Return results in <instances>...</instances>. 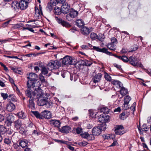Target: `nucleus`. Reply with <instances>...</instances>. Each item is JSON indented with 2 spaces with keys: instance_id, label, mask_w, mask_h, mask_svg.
Segmentation results:
<instances>
[{
  "instance_id": "nucleus-1",
  "label": "nucleus",
  "mask_w": 151,
  "mask_h": 151,
  "mask_svg": "<svg viewBox=\"0 0 151 151\" xmlns=\"http://www.w3.org/2000/svg\"><path fill=\"white\" fill-rule=\"evenodd\" d=\"M38 99L37 104L40 106L45 105L47 108H51L54 104V101H51L52 99H48L46 95L40 97Z\"/></svg>"
},
{
  "instance_id": "nucleus-2",
  "label": "nucleus",
  "mask_w": 151,
  "mask_h": 151,
  "mask_svg": "<svg viewBox=\"0 0 151 151\" xmlns=\"http://www.w3.org/2000/svg\"><path fill=\"white\" fill-rule=\"evenodd\" d=\"M28 3L24 0H20L19 2L16 1L13 2L12 7L15 10L20 9L22 10L25 9L28 6Z\"/></svg>"
},
{
  "instance_id": "nucleus-3",
  "label": "nucleus",
  "mask_w": 151,
  "mask_h": 151,
  "mask_svg": "<svg viewBox=\"0 0 151 151\" xmlns=\"http://www.w3.org/2000/svg\"><path fill=\"white\" fill-rule=\"evenodd\" d=\"M27 78L29 79L27 81V85L29 86V85L32 86V87H35L36 82L38 80V76L34 73H30L27 75Z\"/></svg>"
},
{
  "instance_id": "nucleus-4",
  "label": "nucleus",
  "mask_w": 151,
  "mask_h": 151,
  "mask_svg": "<svg viewBox=\"0 0 151 151\" xmlns=\"http://www.w3.org/2000/svg\"><path fill=\"white\" fill-rule=\"evenodd\" d=\"M112 83L114 85L119 86L120 88L119 92L122 96H124L128 94L127 89L123 86V84L121 82L118 80H114L112 81Z\"/></svg>"
},
{
  "instance_id": "nucleus-5",
  "label": "nucleus",
  "mask_w": 151,
  "mask_h": 151,
  "mask_svg": "<svg viewBox=\"0 0 151 151\" xmlns=\"http://www.w3.org/2000/svg\"><path fill=\"white\" fill-rule=\"evenodd\" d=\"M29 86L27 85V89L25 91V95L27 97L31 99H35V92L34 91V87H32V86Z\"/></svg>"
},
{
  "instance_id": "nucleus-6",
  "label": "nucleus",
  "mask_w": 151,
  "mask_h": 151,
  "mask_svg": "<svg viewBox=\"0 0 151 151\" xmlns=\"http://www.w3.org/2000/svg\"><path fill=\"white\" fill-rule=\"evenodd\" d=\"M129 61L132 65L134 67L139 66L142 68H143V65L138 60V58L134 56H132L129 57Z\"/></svg>"
},
{
  "instance_id": "nucleus-7",
  "label": "nucleus",
  "mask_w": 151,
  "mask_h": 151,
  "mask_svg": "<svg viewBox=\"0 0 151 151\" xmlns=\"http://www.w3.org/2000/svg\"><path fill=\"white\" fill-rule=\"evenodd\" d=\"M60 65V63L57 60H51L48 63L47 67L48 70H52L53 69L58 68Z\"/></svg>"
},
{
  "instance_id": "nucleus-8",
  "label": "nucleus",
  "mask_w": 151,
  "mask_h": 151,
  "mask_svg": "<svg viewBox=\"0 0 151 151\" xmlns=\"http://www.w3.org/2000/svg\"><path fill=\"white\" fill-rule=\"evenodd\" d=\"M109 119V116L105 114H101L98 119V121L102 123L104 127L103 130H105L106 128V122H108Z\"/></svg>"
},
{
  "instance_id": "nucleus-9",
  "label": "nucleus",
  "mask_w": 151,
  "mask_h": 151,
  "mask_svg": "<svg viewBox=\"0 0 151 151\" xmlns=\"http://www.w3.org/2000/svg\"><path fill=\"white\" fill-rule=\"evenodd\" d=\"M75 60L69 56H66L62 59V63L63 65H68L75 64Z\"/></svg>"
},
{
  "instance_id": "nucleus-10",
  "label": "nucleus",
  "mask_w": 151,
  "mask_h": 151,
  "mask_svg": "<svg viewBox=\"0 0 151 151\" xmlns=\"http://www.w3.org/2000/svg\"><path fill=\"white\" fill-rule=\"evenodd\" d=\"M78 14V12L73 9H71L69 11V14H67L66 16V19L69 21L71 20V18L76 17Z\"/></svg>"
},
{
  "instance_id": "nucleus-11",
  "label": "nucleus",
  "mask_w": 151,
  "mask_h": 151,
  "mask_svg": "<svg viewBox=\"0 0 151 151\" xmlns=\"http://www.w3.org/2000/svg\"><path fill=\"white\" fill-rule=\"evenodd\" d=\"M55 18L57 22L59 24H61L63 27H64L67 28H69L71 27V24H70L67 22L62 20V19L60 17H55Z\"/></svg>"
},
{
  "instance_id": "nucleus-12",
  "label": "nucleus",
  "mask_w": 151,
  "mask_h": 151,
  "mask_svg": "<svg viewBox=\"0 0 151 151\" xmlns=\"http://www.w3.org/2000/svg\"><path fill=\"white\" fill-rule=\"evenodd\" d=\"M80 135L83 138L87 139L88 141H92L94 139L95 137L92 134H89L87 132H83Z\"/></svg>"
},
{
  "instance_id": "nucleus-13",
  "label": "nucleus",
  "mask_w": 151,
  "mask_h": 151,
  "mask_svg": "<svg viewBox=\"0 0 151 151\" xmlns=\"http://www.w3.org/2000/svg\"><path fill=\"white\" fill-rule=\"evenodd\" d=\"M104 127L102 126H98L94 127L92 129V133L94 136L95 135H99L100 134L101 132V130H103Z\"/></svg>"
},
{
  "instance_id": "nucleus-14",
  "label": "nucleus",
  "mask_w": 151,
  "mask_h": 151,
  "mask_svg": "<svg viewBox=\"0 0 151 151\" xmlns=\"http://www.w3.org/2000/svg\"><path fill=\"white\" fill-rule=\"evenodd\" d=\"M91 49H93L95 50L98 52H100L105 53L107 55H110L111 53L108 51V49L105 48H103L102 49L98 47L93 46H92Z\"/></svg>"
},
{
  "instance_id": "nucleus-15",
  "label": "nucleus",
  "mask_w": 151,
  "mask_h": 151,
  "mask_svg": "<svg viewBox=\"0 0 151 151\" xmlns=\"http://www.w3.org/2000/svg\"><path fill=\"white\" fill-rule=\"evenodd\" d=\"M61 8L62 12L64 14H66L70 9V6L67 3L65 2L62 4Z\"/></svg>"
},
{
  "instance_id": "nucleus-16",
  "label": "nucleus",
  "mask_w": 151,
  "mask_h": 151,
  "mask_svg": "<svg viewBox=\"0 0 151 151\" xmlns=\"http://www.w3.org/2000/svg\"><path fill=\"white\" fill-rule=\"evenodd\" d=\"M34 89L35 90V99H38L40 97L45 96L43 93V91L41 89V88L38 87L37 89H36V88Z\"/></svg>"
},
{
  "instance_id": "nucleus-17",
  "label": "nucleus",
  "mask_w": 151,
  "mask_h": 151,
  "mask_svg": "<svg viewBox=\"0 0 151 151\" xmlns=\"http://www.w3.org/2000/svg\"><path fill=\"white\" fill-rule=\"evenodd\" d=\"M139 130L141 134L144 135V133H146L149 129V127L146 124H144L142 128L140 127H138Z\"/></svg>"
},
{
  "instance_id": "nucleus-18",
  "label": "nucleus",
  "mask_w": 151,
  "mask_h": 151,
  "mask_svg": "<svg viewBox=\"0 0 151 151\" xmlns=\"http://www.w3.org/2000/svg\"><path fill=\"white\" fill-rule=\"evenodd\" d=\"M14 127L17 130L21 129L22 125V122L21 119H18L14 122Z\"/></svg>"
},
{
  "instance_id": "nucleus-19",
  "label": "nucleus",
  "mask_w": 151,
  "mask_h": 151,
  "mask_svg": "<svg viewBox=\"0 0 151 151\" xmlns=\"http://www.w3.org/2000/svg\"><path fill=\"white\" fill-rule=\"evenodd\" d=\"M41 116L42 119L44 118L48 119H50L52 116L51 113L50 111H47L45 110L42 112Z\"/></svg>"
},
{
  "instance_id": "nucleus-20",
  "label": "nucleus",
  "mask_w": 151,
  "mask_h": 151,
  "mask_svg": "<svg viewBox=\"0 0 151 151\" xmlns=\"http://www.w3.org/2000/svg\"><path fill=\"white\" fill-rule=\"evenodd\" d=\"M6 108L8 111L12 112L15 109V106L13 103L10 102L6 104Z\"/></svg>"
},
{
  "instance_id": "nucleus-21",
  "label": "nucleus",
  "mask_w": 151,
  "mask_h": 151,
  "mask_svg": "<svg viewBox=\"0 0 151 151\" xmlns=\"http://www.w3.org/2000/svg\"><path fill=\"white\" fill-rule=\"evenodd\" d=\"M59 131L62 133H68L71 130V128L68 126H65L59 129Z\"/></svg>"
},
{
  "instance_id": "nucleus-22",
  "label": "nucleus",
  "mask_w": 151,
  "mask_h": 151,
  "mask_svg": "<svg viewBox=\"0 0 151 151\" xmlns=\"http://www.w3.org/2000/svg\"><path fill=\"white\" fill-rule=\"evenodd\" d=\"M103 36L104 35H101V38H98L97 35L94 32L92 33L90 35V37L92 40H95L98 39L100 41H102L103 40V39L104 38V37H103Z\"/></svg>"
},
{
  "instance_id": "nucleus-23",
  "label": "nucleus",
  "mask_w": 151,
  "mask_h": 151,
  "mask_svg": "<svg viewBox=\"0 0 151 151\" xmlns=\"http://www.w3.org/2000/svg\"><path fill=\"white\" fill-rule=\"evenodd\" d=\"M81 32L83 35L87 36L89 34L91 31L88 27L84 26L81 28Z\"/></svg>"
},
{
  "instance_id": "nucleus-24",
  "label": "nucleus",
  "mask_w": 151,
  "mask_h": 151,
  "mask_svg": "<svg viewBox=\"0 0 151 151\" xmlns=\"http://www.w3.org/2000/svg\"><path fill=\"white\" fill-rule=\"evenodd\" d=\"M50 123L51 125L55 127H58L60 126V122L58 120L51 119L50 120Z\"/></svg>"
},
{
  "instance_id": "nucleus-25",
  "label": "nucleus",
  "mask_w": 151,
  "mask_h": 151,
  "mask_svg": "<svg viewBox=\"0 0 151 151\" xmlns=\"http://www.w3.org/2000/svg\"><path fill=\"white\" fill-rule=\"evenodd\" d=\"M103 138L104 139H112L113 140L114 142H116V140H115L114 139L115 137V135L114 134H104L103 136Z\"/></svg>"
},
{
  "instance_id": "nucleus-26",
  "label": "nucleus",
  "mask_w": 151,
  "mask_h": 151,
  "mask_svg": "<svg viewBox=\"0 0 151 151\" xmlns=\"http://www.w3.org/2000/svg\"><path fill=\"white\" fill-rule=\"evenodd\" d=\"M102 76L101 73H98L95 75L93 78L92 80L93 82L96 83L100 81Z\"/></svg>"
},
{
  "instance_id": "nucleus-27",
  "label": "nucleus",
  "mask_w": 151,
  "mask_h": 151,
  "mask_svg": "<svg viewBox=\"0 0 151 151\" xmlns=\"http://www.w3.org/2000/svg\"><path fill=\"white\" fill-rule=\"evenodd\" d=\"M36 99H29V103L28 104V106L31 109L34 110L35 109V105L34 101Z\"/></svg>"
},
{
  "instance_id": "nucleus-28",
  "label": "nucleus",
  "mask_w": 151,
  "mask_h": 151,
  "mask_svg": "<svg viewBox=\"0 0 151 151\" xmlns=\"http://www.w3.org/2000/svg\"><path fill=\"white\" fill-rule=\"evenodd\" d=\"M6 119L13 123L14 121L15 117L12 114H8L6 116Z\"/></svg>"
},
{
  "instance_id": "nucleus-29",
  "label": "nucleus",
  "mask_w": 151,
  "mask_h": 151,
  "mask_svg": "<svg viewBox=\"0 0 151 151\" xmlns=\"http://www.w3.org/2000/svg\"><path fill=\"white\" fill-rule=\"evenodd\" d=\"M83 129L80 126H78L76 128H74L73 130V132L74 133H76L77 134H80L81 135V134L83 132L82 130Z\"/></svg>"
},
{
  "instance_id": "nucleus-30",
  "label": "nucleus",
  "mask_w": 151,
  "mask_h": 151,
  "mask_svg": "<svg viewBox=\"0 0 151 151\" xmlns=\"http://www.w3.org/2000/svg\"><path fill=\"white\" fill-rule=\"evenodd\" d=\"M106 46L110 50L114 51L116 49V45L113 44L112 43H109Z\"/></svg>"
},
{
  "instance_id": "nucleus-31",
  "label": "nucleus",
  "mask_w": 151,
  "mask_h": 151,
  "mask_svg": "<svg viewBox=\"0 0 151 151\" xmlns=\"http://www.w3.org/2000/svg\"><path fill=\"white\" fill-rule=\"evenodd\" d=\"M110 109L106 107H104L100 109L99 112L103 113L104 114H105L106 113L108 114L109 112Z\"/></svg>"
},
{
  "instance_id": "nucleus-32",
  "label": "nucleus",
  "mask_w": 151,
  "mask_h": 151,
  "mask_svg": "<svg viewBox=\"0 0 151 151\" xmlns=\"http://www.w3.org/2000/svg\"><path fill=\"white\" fill-rule=\"evenodd\" d=\"M7 129L6 127L3 125H0V134H3L7 132Z\"/></svg>"
},
{
  "instance_id": "nucleus-33",
  "label": "nucleus",
  "mask_w": 151,
  "mask_h": 151,
  "mask_svg": "<svg viewBox=\"0 0 151 151\" xmlns=\"http://www.w3.org/2000/svg\"><path fill=\"white\" fill-rule=\"evenodd\" d=\"M54 12L55 14L58 15L61 14V10L60 7L55 6L54 8Z\"/></svg>"
},
{
  "instance_id": "nucleus-34",
  "label": "nucleus",
  "mask_w": 151,
  "mask_h": 151,
  "mask_svg": "<svg viewBox=\"0 0 151 151\" xmlns=\"http://www.w3.org/2000/svg\"><path fill=\"white\" fill-rule=\"evenodd\" d=\"M76 25L79 27H81L82 26L84 25V22L81 19H78L76 21Z\"/></svg>"
},
{
  "instance_id": "nucleus-35",
  "label": "nucleus",
  "mask_w": 151,
  "mask_h": 151,
  "mask_svg": "<svg viewBox=\"0 0 151 151\" xmlns=\"http://www.w3.org/2000/svg\"><path fill=\"white\" fill-rule=\"evenodd\" d=\"M17 115L19 118L24 119L25 118L26 116L24 113L23 111H21L18 112Z\"/></svg>"
},
{
  "instance_id": "nucleus-36",
  "label": "nucleus",
  "mask_w": 151,
  "mask_h": 151,
  "mask_svg": "<svg viewBox=\"0 0 151 151\" xmlns=\"http://www.w3.org/2000/svg\"><path fill=\"white\" fill-rule=\"evenodd\" d=\"M32 112L37 118L42 119L41 116V114L40 115L37 111H32Z\"/></svg>"
},
{
  "instance_id": "nucleus-37",
  "label": "nucleus",
  "mask_w": 151,
  "mask_h": 151,
  "mask_svg": "<svg viewBox=\"0 0 151 151\" xmlns=\"http://www.w3.org/2000/svg\"><path fill=\"white\" fill-rule=\"evenodd\" d=\"M9 68L11 70H13L15 73H17L19 74H20V73L21 72L20 70H18V68L17 67H14L12 66H10Z\"/></svg>"
},
{
  "instance_id": "nucleus-38",
  "label": "nucleus",
  "mask_w": 151,
  "mask_h": 151,
  "mask_svg": "<svg viewBox=\"0 0 151 151\" xmlns=\"http://www.w3.org/2000/svg\"><path fill=\"white\" fill-rule=\"evenodd\" d=\"M131 98L129 96H126L124 99V102L126 105L127 104H129L130 101L131 100Z\"/></svg>"
},
{
  "instance_id": "nucleus-39",
  "label": "nucleus",
  "mask_w": 151,
  "mask_h": 151,
  "mask_svg": "<svg viewBox=\"0 0 151 151\" xmlns=\"http://www.w3.org/2000/svg\"><path fill=\"white\" fill-rule=\"evenodd\" d=\"M48 70L47 67V68L45 67H43L42 68V72L41 73L44 75H46L48 73Z\"/></svg>"
},
{
  "instance_id": "nucleus-40",
  "label": "nucleus",
  "mask_w": 151,
  "mask_h": 151,
  "mask_svg": "<svg viewBox=\"0 0 151 151\" xmlns=\"http://www.w3.org/2000/svg\"><path fill=\"white\" fill-rule=\"evenodd\" d=\"M82 64L83 65H86L87 66H90L92 64V63L88 60H85L82 61Z\"/></svg>"
},
{
  "instance_id": "nucleus-41",
  "label": "nucleus",
  "mask_w": 151,
  "mask_h": 151,
  "mask_svg": "<svg viewBox=\"0 0 151 151\" xmlns=\"http://www.w3.org/2000/svg\"><path fill=\"white\" fill-rule=\"evenodd\" d=\"M92 45L89 43L87 45H83L81 46V47L83 49H87L88 48L91 49L92 48Z\"/></svg>"
},
{
  "instance_id": "nucleus-42",
  "label": "nucleus",
  "mask_w": 151,
  "mask_h": 151,
  "mask_svg": "<svg viewBox=\"0 0 151 151\" xmlns=\"http://www.w3.org/2000/svg\"><path fill=\"white\" fill-rule=\"evenodd\" d=\"M127 117V116L125 114V112H124L120 114L119 116L120 118L122 120H124Z\"/></svg>"
},
{
  "instance_id": "nucleus-43",
  "label": "nucleus",
  "mask_w": 151,
  "mask_h": 151,
  "mask_svg": "<svg viewBox=\"0 0 151 151\" xmlns=\"http://www.w3.org/2000/svg\"><path fill=\"white\" fill-rule=\"evenodd\" d=\"M53 6L50 4L49 3H48L46 7V9L47 11L50 12L52 9Z\"/></svg>"
},
{
  "instance_id": "nucleus-44",
  "label": "nucleus",
  "mask_w": 151,
  "mask_h": 151,
  "mask_svg": "<svg viewBox=\"0 0 151 151\" xmlns=\"http://www.w3.org/2000/svg\"><path fill=\"white\" fill-rule=\"evenodd\" d=\"M61 143H62L63 144H65L67 145V147L69 148L70 150L71 151H73L74 150V148L73 147L71 146L70 144H69V143L70 142H61Z\"/></svg>"
},
{
  "instance_id": "nucleus-45",
  "label": "nucleus",
  "mask_w": 151,
  "mask_h": 151,
  "mask_svg": "<svg viewBox=\"0 0 151 151\" xmlns=\"http://www.w3.org/2000/svg\"><path fill=\"white\" fill-rule=\"evenodd\" d=\"M88 143L87 142H75V144L78 145L80 146H85Z\"/></svg>"
},
{
  "instance_id": "nucleus-46",
  "label": "nucleus",
  "mask_w": 151,
  "mask_h": 151,
  "mask_svg": "<svg viewBox=\"0 0 151 151\" xmlns=\"http://www.w3.org/2000/svg\"><path fill=\"white\" fill-rule=\"evenodd\" d=\"M29 142H19V145L22 148H24L25 147L28 146V143ZM29 143L30 142H29Z\"/></svg>"
},
{
  "instance_id": "nucleus-47",
  "label": "nucleus",
  "mask_w": 151,
  "mask_h": 151,
  "mask_svg": "<svg viewBox=\"0 0 151 151\" xmlns=\"http://www.w3.org/2000/svg\"><path fill=\"white\" fill-rule=\"evenodd\" d=\"M49 3L52 6H56L58 3L57 2L56 0H51Z\"/></svg>"
},
{
  "instance_id": "nucleus-48",
  "label": "nucleus",
  "mask_w": 151,
  "mask_h": 151,
  "mask_svg": "<svg viewBox=\"0 0 151 151\" xmlns=\"http://www.w3.org/2000/svg\"><path fill=\"white\" fill-rule=\"evenodd\" d=\"M121 60L125 63L128 62L129 61V59L126 56H122Z\"/></svg>"
},
{
  "instance_id": "nucleus-49",
  "label": "nucleus",
  "mask_w": 151,
  "mask_h": 151,
  "mask_svg": "<svg viewBox=\"0 0 151 151\" xmlns=\"http://www.w3.org/2000/svg\"><path fill=\"white\" fill-rule=\"evenodd\" d=\"M104 78L106 80L108 81H110L111 80V77L107 73L105 74Z\"/></svg>"
},
{
  "instance_id": "nucleus-50",
  "label": "nucleus",
  "mask_w": 151,
  "mask_h": 151,
  "mask_svg": "<svg viewBox=\"0 0 151 151\" xmlns=\"http://www.w3.org/2000/svg\"><path fill=\"white\" fill-rule=\"evenodd\" d=\"M12 122L7 120L6 119H5V120L4 122V125L7 127H10L12 125Z\"/></svg>"
},
{
  "instance_id": "nucleus-51",
  "label": "nucleus",
  "mask_w": 151,
  "mask_h": 151,
  "mask_svg": "<svg viewBox=\"0 0 151 151\" xmlns=\"http://www.w3.org/2000/svg\"><path fill=\"white\" fill-rule=\"evenodd\" d=\"M124 129V127L122 125L116 126L115 129V131L122 130Z\"/></svg>"
},
{
  "instance_id": "nucleus-52",
  "label": "nucleus",
  "mask_w": 151,
  "mask_h": 151,
  "mask_svg": "<svg viewBox=\"0 0 151 151\" xmlns=\"http://www.w3.org/2000/svg\"><path fill=\"white\" fill-rule=\"evenodd\" d=\"M9 99L10 100L12 101H16V98L14 95H9Z\"/></svg>"
},
{
  "instance_id": "nucleus-53",
  "label": "nucleus",
  "mask_w": 151,
  "mask_h": 151,
  "mask_svg": "<svg viewBox=\"0 0 151 151\" xmlns=\"http://www.w3.org/2000/svg\"><path fill=\"white\" fill-rule=\"evenodd\" d=\"M1 96L3 97L4 100H6L8 97L9 98V96L6 93H1Z\"/></svg>"
},
{
  "instance_id": "nucleus-54",
  "label": "nucleus",
  "mask_w": 151,
  "mask_h": 151,
  "mask_svg": "<svg viewBox=\"0 0 151 151\" xmlns=\"http://www.w3.org/2000/svg\"><path fill=\"white\" fill-rule=\"evenodd\" d=\"M111 42L113 44H116L117 43V40L114 37H112L111 38Z\"/></svg>"
},
{
  "instance_id": "nucleus-55",
  "label": "nucleus",
  "mask_w": 151,
  "mask_h": 151,
  "mask_svg": "<svg viewBox=\"0 0 151 151\" xmlns=\"http://www.w3.org/2000/svg\"><path fill=\"white\" fill-rule=\"evenodd\" d=\"M39 78L42 82L43 83L45 82V77L42 75V74L41 73L39 75Z\"/></svg>"
},
{
  "instance_id": "nucleus-56",
  "label": "nucleus",
  "mask_w": 151,
  "mask_h": 151,
  "mask_svg": "<svg viewBox=\"0 0 151 151\" xmlns=\"http://www.w3.org/2000/svg\"><path fill=\"white\" fill-rule=\"evenodd\" d=\"M2 105V104L0 102V113L2 114H4L5 113V111L3 109V106Z\"/></svg>"
},
{
  "instance_id": "nucleus-57",
  "label": "nucleus",
  "mask_w": 151,
  "mask_h": 151,
  "mask_svg": "<svg viewBox=\"0 0 151 151\" xmlns=\"http://www.w3.org/2000/svg\"><path fill=\"white\" fill-rule=\"evenodd\" d=\"M124 133V132L123 131H121V130H119L116 131L115 134L118 135H121Z\"/></svg>"
},
{
  "instance_id": "nucleus-58",
  "label": "nucleus",
  "mask_w": 151,
  "mask_h": 151,
  "mask_svg": "<svg viewBox=\"0 0 151 151\" xmlns=\"http://www.w3.org/2000/svg\"><path fill=\"white\" fill-rule=\"evenodd\" d=\"M14 132L13 130L11 128H9L7 130L6 132L8 134H12Z\"/></svg>"
},
{
  "instance_id": "nucleus-59",
  "label": "nucleus",
  "mask_w": 151,
  "mask_h": 151,
  "mask_svg": "<svg viewBox=\"0 0 151 151\" xmlns=\"http://www.w3.org/2000/svg\"><path fill=\"white\" fill-rule=\"evenodd\" d=\"M90 112V116L92 117H96V114L95 113H94L93 111H89Z\"/></svg>"
},
{
  "instance_id": "nucleus-60",
  "label": "nucleus",
  "mask_w": 151,
  "mask_h": 151,
  "mask_svg": "<svg viewBox=\"0 0 151 151\" xmlns=\"http://www.w3.org/2000/svg\"><path fill=\"white\" fill-rule=\"evenodd\" d=\"M135 106L136 103L135 102H134L133 103L132 105V106L130 107V109H132V110L133 111V112H134L135 110Z\"/></svg>"
},
{
  "instance_id": "nucleus-61",
  "label": "nucleus",
  "mask_w": 151,
  "mask_h": 151,
  "mask_svg": "<svg viewBox=\"0 0 151 151\" xmlns=\"http://www.w3.org/2000/svg\"><path fill=\"white\" fill-rule=\"evenodd\" d=\"M4 142H13L12 139L11 137H7L4 139Z\"/></svg>"
},
{
  "instance_id": "nucleus-62",
  "label": "nucleus",
  "mask_w": 151,
  "mask_h": 151,
  "mask_svg": "<svg viewBox=\"0 0 151 151\" xmlns=\"http://www.w3.org/2000/svg\"><path fill=\"white\" fill-rule=\"evenodd\" d=\"M5 114V113L4 114H1L0 113V122H1L3 121L4 119V117L3 116V114Z\"/></svg>"
},
{
  "instance_id": "nucleus-63",
  "label": "nucleus",
  "mask_w": 151,
  "mask_h": 151,
  "mask_svg": "<svg viewBox=\"0 0 151 151\" xmlns=\"http://www.w3.org/2000/svg\"><path fill=\"white\" fill-rule=\"evenodd\" d=\"M114 67H116L117 69H119L120 70H122V68L121 67V66L119 65H118L116 63L114 64Z\"/></svg>"
},
{
  "instance_id": "nucleus-64",
  "label": "nucleus",
  "mask_w": 151,
  "mask_h": 151,
  "mask_svg": "<svg viewBox=\"0 0 151 151\" xmlns=\"http://www.w3.org/2000/svg\"><path fill=\"white\" fill-rule=\"evenodd\" d=\"M127 51V49L125 48H123L121 51V52L122 53H126Z\"/></svg>"
}]
</instances>
